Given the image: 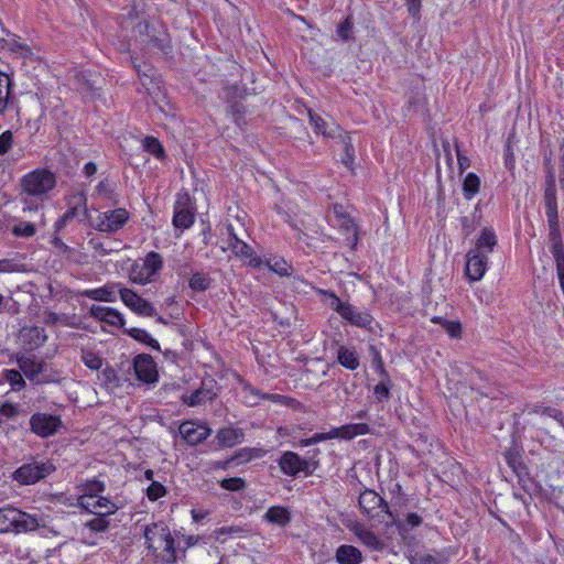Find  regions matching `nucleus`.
I'll list each match as a JSON object with an SVG mask.
<instances>
[{"mask_svg":"<svg viewBox=\"0 0 564 564\" xmlns=\"http://www.w3.org/2000/svg\"><path fill=\"white\" fill-rule=\"evenodd\" d=\"M57 184L56 175L46 167L25 173L19 182L20 203L23 213L37 212Z\"/></svg>","mask_w":564,"mask_h":564,"instance_id":"nucleus-1","label":"nucleus"},{"mask_svg":"<svg viewBox=\"0 0 564 564\" xmlns=\"http://www.w3.org/2000/svg\"><path fill=\"white\" fill-rule=\"evenodd\" d=\"M498 243L497 236L492 228L486 227L481 230L475 246L466 253L465 274L471 282L480 281L487 269L489 254L494 252Z\"/></svg>","mask_w":564,"mask_h":564,"instance_id":"nucleus-2","label":"nucleus"},{"mask_svg":"<svg viewBox=\"0 0 564 564\" xmlns=\"http://www.w3.org/2000/svg\"><path fill=\"white\" fill-rule=\"evenodd\" d=\"M163 268L161 254L149 252L144 258L135 260L129 269V280L139 285L151 283Z\"/></svg>","mask_w":564,"mask_h":564,"instance_id":"nucleus-3","label":"nucleus"},{"mask_svg":"<svg viewBox=\"0 0 564 564\" xmlns=\"http://www.w3.org/2000/svg\"><path fill=\"white\" fill-rule=\"evenodd\" d=\"M319 293L325 296V303L332 310L336 311L344 319L350 322L352 325L366 327L371 323L369 314L357 311L350 304L343 303L334 293L324 290H321Z\"/></svg>","mask_w":564,"mask_h":564,"instance_id":"nucleus-4","label":"nucleus"},{"mask_svg":"<svg viewBox=\"0 0 564 564\" xmlns=\"http://www.w3.org/2000/svg\"><path fill=\"white\" fill-rule=\"evenodd\" d=\"M55 467L48 462L24 464L13 473V479L20 485H32L54 471Z\"/></svg>","mask_w":564,"mask_h":564,"instance_id":"nucleus-5","label":"nucleus"},{"mask_svg":"<svg viewBox=\"0 0 564 564\" xmlns=\"http://www.w3.org/2000/svg\"><path fill=\"white\" fill-rule=\"evenodd\" d=\"M130 213L126 208H116L99 213L93 226L100 232H116L129 220Z\"/></svg>","mask_w":564,"mask_h":564,"instance_id":"nucleus-6","label":"nucleus"},{"mask_svg":"<svg viewBox=\"0 0 564 564\" xmlns=\"http://www.w3.org/2000/svg\"><path fill=\"white\" fill-rule=\"evenodd\" d=\"M118 293L122 303L137 315L147 317L156 315V310L153 304L143 299L135 291L121 286L118 289Z\"/></svg>","mask_w":564,"mask_h":564,"instance_id":"nucleus-7","label":"nucleus"},{"mask_svg":"<svg viewBox=\"0 0 564 564\" xmlns=\"http://www.w3.org/2000/svg\"><path fill=\"white\" fill-rule=\"evenodd\" d=\"M227 231L229 235V249L232 251V253L245 264L253 268H261L264 261L254 254L250 246L237 237L231 225L227 227Z\"/></svg>","mask_w":564,"mask_h":564,"instance_id":"nucleus-8","label":"nucleus"},{"mask_svg":"<svg viewBox=\"0 0 564 564\" xmlns=\"http://www.w3.org/2000/svg\"><path fill=\"white\" fill-rule=\"evenodd\" d=\"M62 427L59 416L47 413H34L30 419V430L40 437H50Z\"/></svg>","mask_w":564,"mask_h":564,"instance_id":"nucleus-9","label":"nucleus"},{"mask_svg":"<svg viewBox=\"0 0 564 564\" xmlns=\"http://www.w3.org/2000/svg\"><path fill=\"white\" fill-rule=\"evenodd\" d=\"M77 501L80 508L94 514L102 513L104 516H109L118 510V506L115 502L102 496H79Z\"/></svg>","mask_w":564,"mask_h":564,"instance_id":"nucleus-10","label":"nucleus"},{"mask_svg":"<svg viewBox=\"0 0 564 564\" xmlns=\"http://www.w3.org/2000/svg\"><path fill=\"white\" fill-rule=\"evenodd\" d=\"M170 528L163 522H154L145 527L143 535L147 549L155 553L162 543L169 539Z\"/></svg>","mask_w":564,"mask_h":564,"instance_id":"nucleus-11","label":"nucleus"},{"mask_svg":"<svg viewBox=\"0 0 564 564\" xmlns=\"http://www.w3.org/2000/svg\"><path fill=\"white\" fill-rule=\"evenodd\" d=\"M133 369L138 380L144 383L156 381V365L150 355H138L133 361Z\"/></svg>","mask_w":564,"mask_h":564,"instance_id":"nucleus-12","label":"nucleus"},{"mask_svg":"<svg viewBox=\"0 0 564 564\" xmlns=\"http://www.w3.org/2000/svg\"><path fill=\"white\" fill-rule=\"evenodd\" d=\"M194 224V212L187 195L180 196L174 206L173 225L182 230Z\"/></svg>","mask_w":564,"mask_h":564,"instance_id":"nucleus-13","label":"nucleus"},{"mask_svg":"<svg viewBox=\"0 0 564 564\" xmlns=\"http://www.w3.org/2000/svg\"><path fill=\"white\" fill-rule=\"evenodd\" d=\"M178 431L189 445H196L210 435V430L207 426L194 422H184L180 425Z\"/></svg>","mask_w":564,"mask_h":564,"instance_id":"nucleus-14","label":"nucleus"},{"mask_svg":"<svg viewBox=\"0 0 564 564\" xmlns=\"http://www.w3.org/2000/svg\"><path fill=\"white\" fill-rule=\"evenodd\" d=\"M89 314L91 317L109 324L111 326H123L124 317L123 315L116 308L106 307L100 305H91L89 310Z\"/></svg>","mask_w":564,"mask_h":564,"instance_id":"nucleus-15","label":"nucleus"},{"mask_svg":"<svg viewBox=\"0 0 564 564\" xmlns=\"http://www.w3.org/2000/svg\"><path fill=\"white\" fill-rule=\"evenodd\" d=\"M359 506L369 517L378 516L377 509L388 512L384 500L372 490H366L359 496Z\"/></svg>","mask_w":564,"mask_h":564,"instance_id":"nucleus-16","label":"nucleus"},{"mask_svg":"<svg viewBox=\"0 0 564 564\" xmlns=\"http://www.w3.org/2000/svg\"><path fill=\"white\" fill-rule=\"evenodd\" d=\"M121 286V283H107L101 288L85 290L82 295L94 301L116 302L118 289Z\"/></svg>","mask_w":564,"mask_h":564,"instance_id":"nucleus-17","label":"nucleus"},{"mask_svg":"<svg viewBox=\"0 0 564 564\" xmlns=\"http://www.w3.org/2000/svg\"><path fill=\"white\" fill-rule=\"evenodd\" d=\"M369 426L365 423H350L339 427H335L329 431L330 440H352L356 436L365 435L369 433Z\"/></svg>","mask_w":564,"mask_h":564,"instance_id":"nucleus-18","label":"nucleus"},{"mask_svg":"<svg viewBox=\"0 0 564 564\" xmlns=\"http://www.w3.org/2000/svg\"><path fill=\"white\" fill-rule=\"evenodd\" d=\"M217 397L214 386L203 384L199 389L191 394L182 395V401L188 406H197L208 401H213Z\"/></svg>","mask_w":564,"mask_h":564,"instance_id":"nucleus-19","label":"nucleus"},{"mask_svg":"<svg viewBox=\"0 0 564 564\" xmlns=\"http://www.w3.org/2000/svg\"><path fill=\"white\" fill-rule=\"evenodd\" d=\"M281 470L289 476H295L304 470L307 463L294 452H285L279 462Z\"/></svg>","mask_w":564,"mask_h":564,"instance_id":"nucleus-20","label":"nucleus"},{"mask_svg":"<svg viewBox=\"0 0 564 564\" xmlns=\"http://www.w3.org/2000/svg\"><path fill=\"white\" fill-rule=\"evenodd\" d=\"M351 531L357 536V539L369 550L381 551L383 549V542L362 524H354Z\"/></svg>","mask_w":564,"mask_h":564,"instance_id":"nucleus-21","label":"nucleus"},{"mask_svg":"<svg viewBox=\"0 0 564 564\" xmlns=\"http://www.w3.org/2000/svg\"><path fill=\"white\" fill-rule=\"evenodd\" d=\"M44 527V519L18 509L15 533L34 531Z\"/></svg>","mask_w":564,"mask_h":564,"instance_id":"nucleus-22","label":"nucleus"},{"mask_svg":"<svg viewBox=\"0 0 564 564\" xmlns=\"http://www.w3.org/2000/svg\"><path fill=\"white\" fill-rule=\"evenodd\" d=\"M26 349H34L43 345L47 338L45 330L41 327L23 328L20 335Z\"/></svg>","mask_w":564,"mask_h":564,"instance_id":"nucleus-23","label":"nucleus"},{"mask_svg":"<svg viewBox=\"0 0 564 564\" xmlns=\"http://www.w3.org/2000/svg\"><path fill=\"white\" fill-rule=\"evenodd\" d=\"M263 520L271 524L286 527L291 522V511L283 506H273L263 514Z\"/></svg>","mask_w":564,"mask_h":564,"instance_id":"nucleus-24","label":"nucleus"},{"mask_svg":"<svg viewBox=\"0 0 564 564\" xmlns=\"http://www.w3.org/2000/svg\"><path fill=\"white\" fill-rule=\"evenodd\" d=\"M18 365L20 370L30 380H37L39 376L43 372L45 364L33 358L21 356L18 358Z\"/></svg>","mask_w":564,"mask_h":564,"instance_id":"nucleus-25","label":"nucleus"},{"mask_svg":"<svg viewBox=\"0 0 564 564\" xmlns=\"http://www.w3.org/2000/svg\"><path fill=\"white\" fill-rule=\"evenodd\" d=\"M335 557L338 564H360L362 562L360 550L348 544L340 545L336 550Z\"/></svg>","mask_w":564,"mask_h":564,"instance_id":"nucleus-26","label":"nucleus"},{"mask_svg":"<svg viewBox=\"0 0 564 564\" xmlns=\"http://www.w3.org/2000/svg\"><path fill=\"white\" fill-rule=\"evenodd\" d=\"M310 122L316 132L322 133L325 137L334 138L339 130L338 126L334 122H326L319 115L308 110Z\"/></svg>","mask_w":564,"mask_h":564,"instance_id":"nucleus-27","label":"nucleus"},{"mask_svg":"<svg viewBox=\"0 0 564 564\" xmlns=\"http://www.w3.org/2000/svg\"><path fill=\"white\" fill-rule=\"evenodd\" d=\"M217 438L223 446L232 447L242 442L243 432L238 427H225L218 432Z\"/></svg>","mask_w":564,"mask_h":564,"instance_id":"nucleus-28","label":"nucleus"},{"mask_svg":"<svg viewBox=\"0 0 564 564\" xmlns=\"http://www.w3.org/2000/svg\"><path fill=\"white\" fill-rule=\"evenodd\" d=\"M93 197L116 203V183L109 178L100 181L94 189Z\"/></svg>","mask_w":564,"mask_h":564,"instance_id":"nucleus-29","label":"nucleus"},{"mask_svg":"<svg viewBox=\"0 0 564 564\" xmlns=\"http://www.w3.org/2000/svg\"><path fill=\"white\" fill-rule=\"evenodd\" d=\"M18 509L15 508H1L0 509V533L15 532Z\"/></svg>","mask_w":564,"mask_h":564,"instance_id":"nucleus-30","label":"nucleus"},{"mask_svg":"<svg viewBox=\"0 0 564 564\" xmlns=\"http://www.w3.org/2000/svg\"><path fill=\"white\" fill-rule=\"evenodd\" d=\"M11 100V79L0 72V113H3Z\"/></svg>","mask_w":564,"mask_h":564,"instance_id":"nucleus-31","label":"nucleus"},{"mask_svg":"<svg viewBox=\"0 0 564 564\" xmlns=\"http://www.w3.org/2000/svg\"><path fill=\"white\" fill-rule=\"evenodd\" d=\"M338 361L347 369L355 370L359 366V359L354 349L341 346L338 349Z\"/></svg>","mask_w":564,"mask_h":564,"instance_id":"nucleus-32","label":"nucleus"},{"mask_svg":"<svg viewBox=\"0 0 564 564\" xmlns=\"http://www.w3.org/2000/svg\"><path fill=\"white\" fill-rule=\"evenodd\" d=\"M128 335L132 337L133 339L145 344L147 346L153 348V349H160L159 341L154 339L150 333H148L145 329L132 327L127 330Z\"/></svg>","mask_w":564,"mask_h":564,"instance_id":"nucleus-33","label":"nucleus"},{"mask_svg":"<svg viewBox=\"0 0 564 564\" xmlns=\"http://www.w3.org/2000/svg\"><path fill=\"white\" fill-rule=\"evenodd\" d=\"M480 187V178L475 173H468L463 183L464 196L466 199H471Z\"/></svg>","mask_w":564,"mask_h":564,"instance_id":"nucleus-34","label":"nucleus"},{"mask_svg":"<svg viewBox=\"0 0 564 564\" xmlns=\"http://www.w3.org/2000/svg\"><path fill=\"white\" fill-rule=\"evenodd\" d=\"M2 378L10 383L12 390L20 391L25 387V381L20 371L15 369H6L2 371Z\"/></svg>","mask_w":564,"mask_h":564,"instance_id":"nucleus-35","label":"nucleus"},{"mask_svg":"<svg viewBox=\"0 0 564 564\" xmlns=\"http://www.w3.org/2000/svg\"><path fill=\"white\" fill-rule=\"evenodd\" d=\"M142 144L143 149L156 159H162L164 156V149L156 138L147 137L143 139Z\"/></svg>","mask_w":564,"mask_h":564,"instance_id":"nucleus-36","label":"nucleus"},{"mask_svg":"<svg viewBox=\"0 0 564 564\" xmlns=\"http://www.w3.org/2000/svg\"><path fill=\"white\" fill-rule=\"evenodd\" d=\"M265 264L271 271L280 275L289 274L290 265L284 259L280 257H270L268 260H265Z\"/></svg>","mask_w":564,"mask_h":564,"instance_id":"nucleus-37","label":"nucleus"},{"mask_svg":"<svg viewBox=\"0 0 564 564\" xmlns=\"http://www.w3.org/2000/svg\"><path fill=\"white\" fill-rule=\"evenodd\" d=\"M188 284L193 291L203 292L208 289L210 279L207 274L197 272L192 275Z\"/></svg>","mask_w":564,"mask_h":564,"instance_id":"nucleus-38","label":"nucleus"},{"mask_svg":"<svg viewBox=\"0 0 564 564\" xmlns=\"http://www.w3.org/2000/svg\"><path fill=\"white\" fill-rule=\"evenodd\" d=\"M104 490H105L104 482L100 480L94 479V480H89L85 485H83L80 496L97 497Z\"/></svg>","mask_w":564,"mask_h":564,"instance_id":"nucleus-39","label":"nucleus"},{"mask_svg":"<svg viewBox=\"0 0 564 564\" xmlns=\"http://www.w3.org/2000/svg\"><path fill=\"white\" fill-rule=\"evenodd\" d=\"M242 398L246 404L249 406H253L259 403V401L263 398L260 392L252 388L250 384H243L242 387Z\"/></svg>","mask_w":564,"mask_h":564,"instance_id":"nucleus-40","label":"nucleus"},{"mask_svg":"<svg viewBox=\"0 0 564 564\" xmlns=\"http://www.w3.org/2000/svg\"><path fill=\"white\" fill-rule=\"evenodd\" d=\"M86 527L89 528L94 532H104L109 527V521L107 520V516L102 513L96 514V517L86 522Z\"/></svg>","mask_w":564,"mask_h":564,"instance_id":"nucleus-41","label":"nucleus"},{"mask_svg":"<svg viewBox=\"0 0 564 564\" xmlns=\"http://www.w3.org/2000/svg\"><path fill=\"white\" fill-rule=\"evenodd\" d=\"M163 550L166 553V557L164 558V562L167 564H174L177 560L176 549H175V541L170 534L169 539H166L162 543Z\"/></svg>","mask_w":564,"mask_h":564,"instance_id":"nucleus-42","label":"nucleus"},{"mask_svg":"<svg viewBox=\"0 0 564 564\" xmlns=\"http://www.w3.org/2000/svg\"><path fill=\"white\" fill-rule=\"evenodd\" d=\"M82 360L85 366L91 370H98L102 366V359L93 351H85L82 356Z\"/></svg>","mask_w":564,"mask_h":564,"instance_id":"nucleus-43","label":"nucleus"},{"mask_svg":"<svg viewBox=\"0 0 564 564\" xmlns=\"http://www.w3.org/2000/svg\"><path fill=\"white\" fill-rule=\"evenodd\" d=\"M166 495L165 487L159 481H153L147 488V496L151 501H156L158 499L164 497Z\"/></svg>","mask_w":564,"mask_h":564,"instance_id":"nucleus-44","label":"nucleus"},{"mask_svg":"<svg viewBox=\"0 0 564 564\" xmlns=\"http://www.w3.org/2000/svg\"><path fill=\"white\" fill-rule=\"evenodd\" d=\"M12 232L17 237H32L36 234V229L31 223H20L13 226Z\"/></svg>","mask_w":564,"mask_h":564,"instance_id":"nucleus-45","label":"nucleus"},{"mask_svg":"<svg viewBox=\"0 0 564 564\" xmlns=\"http://www.w3.org/2000/svg\"><path fill=\"white\" fill-rule=\"evenodd\" d=\"M20 410L18 403L3 402L0 404V415L8 420H14L20 414Z\"/></svg>","mask_w":564,"mask_h":564,"instance_id":"nucleus-46","label":"nucleus"},{"mask_svg":"<svg viewBox=\"0 0 564 564\" xmlns=\"http://www.w3.org/2000/svg\"><path fill=\"white\" fill-rule=\"evenodd\" d=\"M221 488L230 491H238L245 488L246 482L242 478L232 477L226 478L220 481Z\"/></svg>","mask_w":564,"mask_h":564,"instance_id":"nucleus-47","label":"nucleus"},{"mask_svg":"<svg viewBox=\"0 0 564 564\" xmlns=\"http://www.w3.org/2000/svg\"><path fill=\"white\" fill-rule=\"evenodd\" d=\"M13 144V133L7 130L0 134V155L9 152Z\"/></svg>","mask_w":564,"mask_h":564,"instance_id":"nucleus-48","label":"nucleus"},{"mask_svg":"<svg viewBox=\"0 0 564 564\" xmlns=\"http://www.w3.org/2000/svg\"><path fill=\"white\" fill-rule=\"evenodd\" d=\"M337 34L341 40H349L352 34V22L350 18H347L337 29Z\"/></svg>","mask_w":564,"mask_h":564,"instance_id":"nucleus-49","label":"nucleus"},{"mask_svg":"<svg viewBox=\"0 0 564 564\" xmlns=\"http://www.w3.org/2000/svg\"><path fill=\"white\" fill-rule=\"evenodd\" d=\"M442 326L446 330V333L453 338H456L460 335L462 325L458 322L443 321Z\"/></svg>","mask_w":564,"mask_h":564,"instance_id":"nucleus-50","label":"nucleus"},{"mask_svg":"<svg viewBox=\"0 0 564 564\" xmlns=\"http://www.w3.org/2000/svg\"><path fill=\"white\" fill-rule=\"evenodd\" d=\"M555 180H554V175L551 174L549 176V180H547V187L545 188V202H546V205H551V204H555L556 203V198H555Z\"/></svg>","mask_w":564,"mask_h":564,"instance_id":"nucleus-51","label":"nucleus"},{"mask_svg":"<svg viewBox=\"0 0 564 564\" xmlns=\"http://www.w3.org/2000/svg\"><path fill=\"white\" fill-rule=\"evenodd\" d=\"M551 252L554 257L556 267L564 265V247L562 242L553 243L551 247Z\"/></svg>","mask_w":564,"mask_h":564,"instance_id":"nucleus-52","label":"nucleus"},{"mask_svg":"<svg viewBox=\"0 0 564 564\" xmlns=\"http://www.w3.org/2000/svg\"><path fill=\"white\" fill-rule=\"evenodd\" d=\"M327 440H330L329 432L316 433L312 437L301 440V445L306 447V446H311V445H314V444H317L319 442H324Z\"/></svg>","mask_w":564,"mask_h":564,"instance_id":"nucleus-53","label":"nucleus"},{"mask_svg":"<svg viewBox=\"0 0 564 564\" xmlns=\"http://www.w3.org/2000/svg\"><path fill=\"white\" fill-rule=\"evenodd\" d=\"M408 8V12L411 17L419 19L422 0H404Z\"/></svg>","mask_w":564,"mask_h":564,"instance_id":"nucleus-54","label":"nucleus"},{"mask_svg":"<svg viewBox=\"0 0 564 564\" xmlns=\"http://www.w3.org/2000/svg\"><path fill=\"white\" fill-rule=\"evenodd\" d=\"M543 414L557 421L564 427V414L561 411L552 408H545L543 410Z\"/></svg>","mask_w":564,"mask_h":564,"instance_id":"nucleus-55","label":"nucleus"},{"mask_svg":"<svg viewBox=\"0 0 564 564\" xmlns=\"http://www.w3.org/2000/svg\"><path fill=\"white\" fill-rule=\"evenodd\" d=\"M546 206H547L546 216H547L549 225L550 226L557 225L556 203L546 205Z\"/></svg>","mask_w":564,"mask_h":564,"instance_id":"nucleus-56","label":"nucleus"},{"mask_svg":"<svg viewBox=\"0 0 564 564\" xmlns=\"http://www.w3.org/2000/svg\"><path fill=\"white\" fill-rule=\"evenodd\" d=\"M375 394L379 401L389 397V388L384 383H379L375 387Z\"/></svg>","mask_w":564,"mask_h":564,"instance_id":"nucleus-57","label":"nucleus"},{"mask_svg":"<svg viewBox=\"0 0 564 564\" xmlns=\"http://www.w3.org/2000/svg\"><path fill=\"white\" fill-rule=\"evenodd\" d=\"M550 228H551L550 240H551L552 245L556 243V242H562L561 235L558 231V226L554 225V226H550Z\"/></svg>","mask_w":564,"mask_h":564,"instance_id":"nucleus-58","label":"nucleus"},{"mask_svg":"<svg viewBox=\"0 0 564 564\" xmlns=\"http://www.w3.org/2000/svg\"><path fill=\"white\" fill-rule=\"evenodd\" d=\"M102 377H104V380L106 382H112L116 380L117 376H116V371L112 369V368H106L104 369V371L101 372Z\"/></svg>","mask_w":564,"mask_h":564,"instance_id":"nucleus-59","label":"nucleus"},{"mask_svg":"<svg viewBox=\"0 0 564 564\" xmlns=\"http://www.w3.org/2000/svg\"><path fill=\"white\" fill-rule=\"evenodd\" d=\"M406 521L412 528H414L421 524L422 518L416 513H409L406 517Z\"/></svg>","mask_w":564,"mask_h":564,"instance_id":"nucleus-60","label":"nucleus"},{"mask_svg":"<svg viewBox=\"0 0 564 564\" xmlns=\"http://www.w3.org/2000/svg\"><path fill=\"white\" fill-rule=\"evenodd\" d=\"M97 172V165L94 162H88L84 166V174L88 177L93 176Z\"/></svg>","mask_w":564,"mask_h":564,"instance_id":"nucleus-61","label":"nucleus"},{"mask_svg":"<svg viewBox=\"0 0 564 564\" xmlns=\"http://www.w3.org/2000/svg\"><path fill=\"white\" fill-rule=\"evenodd\" d=\"M457 160H458V164H459V167L462 171L466 170L469 166L468 158L463 155L458 150H457Z\"/></svg>","mask_w":564,"mask_h":564,"instance_id":"nucleus-62","label":"nucleus"},{"mask_svg":"<svg viewBox=\"0 0 564 564\" xmlns=\"http://www.w3.org/2000/svg\"><path fill=\"white\" fill-rule=\"evenodd\" d=\"M557 278L561 285L562 291H564V264L561 267H556Z\"/></svg>","mask_w":564,"mask_h":564,"instance_id":"nucleus-63","label":"nucleus"},{"mask_svg":"<svg viewBox=\"0 0 564 564\" xmlns=\"http://www.w3.org/2000/svg\"><path fill=\"white\" fill-rule=\"evenodd\" d=\"M192 517L195 521H198L204 518V513L197 512L196 510H192Z\"/></svg>","mask_w":564,"mask_h":564,"instance_id":"nucleus-64","label":"nucleus"}]
</instances>
